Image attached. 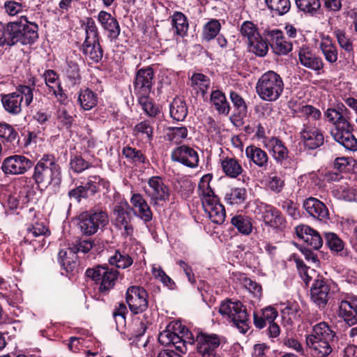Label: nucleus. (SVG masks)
Returning a JSON list of instances; mask_svg holds the SVG:
<instances>
[{"mask_svg": "<svg viewBox=\"0 0 357 357\" xmlns=\"http://www.w3.org/2000/svg\"><path fill=\"white\" fill-rule=\"evenodd\" d=\"M349 110L343 105L328 108L324 112L327 120L333 125L331 134L335 142L345 149L355 152L357 151V139L353 135V126L349 121Z\"/></svg>", "mask_w": 357, "mask_h": 357, "instance_id": "1", "label": "nucleus"}, {"mask_svg": "<svg viewBox=\"0 0 357 357\" xmlns=\"http://www.w3.org/2000/svg\"><path fill=\"white\" fill-rule=\"evenodd\" d=\"M305 344L310 352L324 354L338 350L343 346L340 337L326 321L312 327V333L305 336Z\"/></svg>", "mask_w": 357, "mask_h": 357, "instance_id": "2", "label": "nucleus"}, {"mask_svg": "<svg viewBox=\"0 0 357 357\" xmlns=\"http://www.w3.org/2000/svg\"><path fill=\"white\" fill-rule=\"evenodd\" d=\"M32 179L40 188L56 190L61 183V169L52 154H44L34 167Z\"/></svg>", "mask_w": 357, "mask_h": 357, "instance_id": "3", "label": "nucleus"}, {"mask_svg": "<svg viewBox=\"0 0 357 357\" xmlns=\"http://www.w3.org/2000/svg\"><path fill=\"white\" fill-rule=\"evenodd\" d=\"M158 341L162 345H172L178 351L185 354L188 350L187 345L193 344L195 339L188 328L176 321L171 322L165 331L160 333Z\"/></svg>", "mask_w": 357, "mask_h": 357, "instance_id": "4", "label": "nucleus"}, {"mask_svg": "<svg viewBox=\"0 0 357 357\" xmlns=\"http://www.w3.org/2000/svg\"><path fill=\"white\" fill-rule=\"evenodd\" d=\"M220 314L241 333L250 329V321L246 307L239 301L227 300L221 303Z\"/></svg>", "mask_w": 357, "mask_h": 357, "instance_id": "5", "label": "nucleus"}, {"mask_svg": "<svg viewBox=\"0 0 357 357\" xmlns=\"http://www.w3.org/2000/svg\"><path fill=\"white\" fill-rule=\"evenodd\" d=\"M38 26L36 23L30 22L26 17H22L20 20L8 23V42L10 46L18 43L22 45H31L38 38Z\"/></svg>", "mask_w": 357, "mask_h": 357, "instance_id": "6", "label": "nucleus"}, {"mask_svg": "<svg viewBox=\"0 0 357 357\" xmlns=\"http://www.w3.org/2000/svg\"><path fill=\"white\" fill-rule=\"evenodd\" d=\"M283 90L282 78L273 70L264 73L256 84V92L264 101H276L281 96Z\"/></svg>", "mask_w": 357, "mask_h": 357, "instance_id": "7", "label": "nucleus"}, {"mask_svg": "<svg viewBox=\"0 0 357 357\" xmlns=\"http://www.w3.org/2000/svg\"><path fill=\"white\" fill-rule=\"evenodd\" d=\"M143 191L155 208L163 206L169 199L170 189L159 176H151L143 186Z\"/></svg>", "mask_w": 357, "mask_h": 357, "instance_id": "8", "label": "nucleus"}, {"mask_svg": "<svg viewBox=\"0 0 357 357\" xmlns=\"http://www.w3.org/2000/svg\"><path fill=\"white\" fill-rule=\"evenodd\" d=\"M120 273L107 265H98L86 271V277L98 284L101 293H108L113 289L119 278Z\"/></svg>", "mask_w": 357, "mask_h": 357, "instance_id": "9", "label": "nucleus"}, {"mask_svg": "<svg viewBox=\"0 0 357 357\" xmlns=\"http://www.w3.org/2000/svg\"><path fill=\"white\" fill-rule=\"evenodd\" d=\"M34 88L26 85H20L16 91L8 94L1 95V102L6 112L12 114H17L22 110V101L26 106L33 100Z\"/></svg>", "mask_w": 357, "mask_h": 357, "instance_id": "10", "label": "nucleus"}, {"mask_svg": "<svg viewBox=\"0 0 357 357\" xmlns=\"http://www.w3.org/2000/svg\"><path fill=\"white\" fill-rule=\"evenodd\" d=\"M132 211V208L127 201H121L114 206L112 211L114 225L121 230V236L123 238L130 241L132 238L134 233Z\"/></svg>", "mask_w": 357, "mask_h": 357, "instance_id": "11", "label": "nucleus"}, {"mask_svg": "<svg viewBox=\"0 0 357 357\" xmlns=\"http://www.w3.org/2000/svg\"><path fill=\"white\" fill-rule=\"evenodd\" d=\"M339 318L351 326L357 324V296L351 294L342 293L337 299Z\"/></svg>", "mask_w": 357, "mask_h": 357, "instance_id": "12", "label": "nucleus"}, {"mask_svg": "<svg viewBox=\"0 0 357 357\" xmlns=\"http://www.w3.org/2000/svg\"><path fill=\"white\" fill-rule=\"evenodd\" d=\"M79 226L85 235H93L107 223V215L102 211H89L80 214Z\"/></svg>", "mask_w": 357, "mask_h": 357, "instance_id": "13", "label": "nucleus"}, {"mask_svg": "<svg viewBox=\"0 0 357 357\" xmlns=\"http://www.w3.org/2000/svg\"><path fill=\"white\" fill-rule=\"evenodd\" d=\"M196 349L201 357H220L217 350L220 344V337L214 333L199 332L196 337Z\"/></svg>", "mask_w": 357, "mask_h": 357, "instance_id": "14", "label": "nucleus"}, {"mask_svg": "<svg viewBox=\"0 0 357 357\" xmlns=\"http://www.w3.org/2000/svg\"><path fill=\"white\" fill-rule=\"evenodd\" d=\"M103 188L109 187V182L99 176H91L84 185H79L75 188L70 190L68 195L70 199H74L79 202L82 199H86L90 195H93L98 190V186Z\"/></svg>", "mask_w": 357, "mask_h": 357, "instance_id": "15", "label": "nucleus"}, {"mask_svg": "<svg viewBox=\"0 0 357 357\" xmlns=\"http://www.w3.org/2000/svg\"><path fill=\"white\" fill-rule=\"evenodd\" d=\"M33 165V161L24 155H13L3 160L1 169L6 175H20L28 172Z\"/></svg>", "mask_w": 357, "mask_h": 357, "instance_id": "16", "label": "nucleus"}, {"mask_svg": "<svg viewBox=\"0 0 357 357\" xmlns=\"http://www.w3.org/2000/svg\"><path fill=\"white\" fill-rule=\"evenodd\" d=\"M126 302L132 313H142L148 308V294L142 287L131 286L126 291Z\"/></svg>", "mask_w": 357, "mask_h": 357, "instance_id": "17", "label": "nucleus"}, {"mask_svg": "<svg viewBox=\"0 0 357 357\" xmlns=\"http://www.w3.org/2000/svg\"><path fill=\"white\" fill-rule=\"evenodd\" d=\"M264 33L275 54L286 55L291 51L292 44L287 40L281 30L278 29H266Z\"/></svg>", "mask_w": 357, "mask_h": 357, "instance_id": "18", "label": "nucleus"}, {"mask_svg": "<svg viewBox=\"0 0 357 357\" xmlns=\"http://www.w3.org/2000/svg\"><path fill=\"white\" fill-rule=\"evenodd\" d=\"M171 158L174 162H177L192 169L197 167L199 163L198 152L187 145L175 148L172 152Z\"/></svg>", "mask_w": 357, "mask_h": 357, "instance_id": "19", "label": "nucleus"}, {"mask_svg": "<svg viewBox=\"0 0 357 357\" xmlns=\"http://www.w3.org/2000/svg\"><path fill=\"white\" fill-rule=\"evenodd\" d=\"M154 72L146 67L137 70L134 82V91L137 96H149L153 84Z\"/></svg>", "mask_w": 357, "mask_h": 357, "instance_id": "20", "label": "nucleus"}, {"mask_svg": "<svg viewBox=\"0 0 357 357\" xmlns=\"http://www.w3.org/2000/svg\"><path fill=\"white\" fill-rule=\"evenodd\" d=\"M300 134L304 146L309 149H316L324 144L323 132L310 122L303 124Z\"/></svg>", "mask_w": 357, "mask_h": 357, "instance_id": "21", "label": "nucleus"}, {"mask_svg": "<svg viewBox=\"0 0 357 357\" xmlns=\"http://www.w3.org/2000/svg\"><path fill=\"white\" fill-rule=\"evenodd\" d=\"M43 77L48 89V93H52L58 102L65 104L68 96L61 86L57 73L54 70H46L43 74Z\"/></svg>", "mask_w": 357, "mask_h": 357, "instance_id": "22", "label": "nucleus"}, {"mask_svg": "<svg viewBox=\"0 0 357 357\" xmlns=\"http://www.w3.org/2000/svg\"><path fill=\"white\" fill-rule=\"evenodd\" d=\"M298 59L301 64L313 71L317 74H320L323 70L324 63L322 59L313 52L312 50L308 47L303 46L298 50Z\"/></svg>", "mask_w": 357, "mask_h": 357, "instance_id": "23", "label": "nucleus"}, {"mask_svg": "<svg viewBox=\"0 0 357 357\" xmlns=\"http://www.w3.org/2000/svg\"><path fill=\"white\" fill-rule=\"evenodd\" d=\"M245 154L250 164H253L262 171H267L271 165L268 153L255 145L248 146Z\"/></svg>", "mask_w": 357, "mask_h": 357, "instance_id": "24", "label": "nucleus"}, {"mask_svg": "<svg viewBox=\"0 0 357 357\" xmlns=\"http://www.w3.org/2000/svg\"><path fill=\"white\" fill-rule=\"evenodd\" d=\"M258 209L261 212V218L266 225L273 228H280L284 226V218L281 212L274 206L260 203L258 205Z\"/></svg>", "mask_w": 357, "mask_h": 357, "instance_id": "25", "label": "nucleus"}, {"mask_svg": "<svg viewBox=\"0 0 357 357\" xmlns=\"http://www.w3.org/2000/svg\"><path fill=\"white\" fill-rule=\"evenodd\" d=\"M130 204L135 215L144 223H148L152 220L153 212L142 194L139 192L132 193L130 197Z\"/></svg>", "mask_w": 357, "mask_h": 357, "instance_id": "26", "label": "nucleus"}, {"mask_svg": "<svg viewBox=\"0 0 357 357\" xmlns=\"http://www.w3.org/2000/svg\"><path fill=\"white\" fill-rule=\"evenodd\" d=\"M202 206L209 219L215 224L221 225L225 222L226 212L224 206L218 197H212L202 202Z\"/></svg>", "mask_w": 357, "mask_h": 357, "instance_id": "27", "label": "nucleus"}, {"mask_svg": "<svg viewBox=\"0 0 357 357\" xmlns=\"http://www.w3.org/2000/svg\"><path fill=\"white\" fill-rule=\"evenodd\" d=\"M98 21L103 30L107 32V36L111 42L115 41L119 36L121 28L117 20L105 10H101L98 15Z\"/></svg>", "mask_w": 357, "mask_h": 357, "instance_id": "28", "label": "nucleus"}, {"mask_svg": "<svg viewBox=\"0 0 357 357\" xmlns=\"http://www.w3.org/2000/svg\"><path fill=\"white\" fill-rule=\"evenodd\" d=\"M219 162L223 173L229 178H236L243 172V168L235 157L225 155V153L219 156Z\"/></svg>", "mask_w": 357, "mask_h": 357, "instance_id": "29", "label": "nucleus"}, {"mask_svg": "<svg viewBox=\"0 0 357 357\" xmlns=\"http://www.w3.org/2000/svg\"><path fill=\"white\" fill-rule=\"evenodd\" d=\"M305 212L311 217L323 221L328 218L329 213L326 205L314 197H308L303 202Z\"/></svg>", "mask_w": 357, "mask_h": 357, "instance_id": "30", "label": "nucleus"}, {"mask_svg": "<svg viewBox=\"0 0 357 357\" xmlns=\"http://www.w3.org/2000/svg\"><path fill=\"white\" fill-rule=\"evenodd\" d=\"M297 236L303 239L305 243L314 250L319 249L323 245V240L320 234L312 228L307 225H299L296 227Z\"/></svg>", "mask_w": 357, "mask_h": 357, "instance_id": "31", "label": "nucleus"}, {"mask_svg": "<svg viewBox=\"0 0 357 357\" xmlns=\"http://www.w3.org/2000/svg\"><path fill=\"white\" fill-rule=\"evenodd\" d=\"M331 288L323 280H316L313 282L310 294L312 301L319 307H324L329 298Z\"/></svg>", "mask_w": 357, "mask_h": 357, "instance_id": "32", "label": "nucleus"}, {"mask_svg": "<svg viewBox=\"0 0 357 357\" xmlns=\"http://www.w3.org/2000/svg\"><path fill=\"white\" fill-rule=\"evenodd\" d=\"M265 146L271 151L273 158L277 163L282 165L283 162L288 158L289 151L278 138L268 139Z\"/></svg>", "mask_w": 357, "mask_h": 357, "instance_id": "33", "label": "nucleus"}, {"mask_svg": "<svg viewBox=\"0 0 357 357\" xmlns=\"http://www.w3.org/2000/svg\"><path fill=\"white\" fill-rule=\"evenodd\" d=\"M77 256L73 249L63 248L61 249L58 254V260L61 266L66 272H73L77 267Z\"/></svg>", "mask_w": 357, "mask_h": 357, "instance_id": "34", "label": "nucleus"}, {"mask_svg": "<svg viewBox=\"0 0 357 357\" xmlns=\"http://www.w3.org/2000/svg\"><path fill=\"white\" fill-rule=\"evenodd\" d=\"M210 102L219 114L225 116L229 114L231 107L225 94L222 91L219 89L212 91L210 95Z\"/></svg>", "mask_w": 357, "mask_h": 357, "instance_id": "35", "label": "nucleus"}, {"mask_svg": "<svg viewBox=\"0 0 357 357\" xmlns=\"http://www.w3.org/2000/svg\"><path fill=\"white\" fill-rule=\"evenodd\" d=\"M82 52L85 59L90 63H98L103 56V50L100 42L83 43Z\"/></svg>", "mask_w": 357, "mask_h": 357, "instance_id": "36", "label": "nucleus"}, {"mask_svg": "<svg viewBox=\"0 0 357 357\" xmlns=\"http://www.w3.org/2000/svg\"><path fill=\"white\" fill-rule=\"evenodd\" d=\"M190 86L197 93L204 98L211 85V80L202 73H194L190 79Z\"/></svg>", "mask_w": 357, "mask_h": 357, "instance_id": "37", "label": "nucleus"}, {"mask_svg": "<svg viewBox=\"0 0 357 357\" xmlns=\"http://www.w3.org/2000/svg\"><path fill=\"white\" fill-rule=\"evenodd\" d=\"M77 101L82 109L88 111L97 105L98 96L96 93L86 88L79 91Z\"/></svg>", "mask_w": 357, "mask_h": 357, "instance_id": "38", "label": "nucleus"}, {"mask_svg": "<svg viewBox=\"0 0 357 357\" xmlns=\"http://www.w3.org/2000/svg\"><path fill=\"white\" fill-rule=\"evenodd\" d=\"M231 223L243 235L248 236L252 231V219L248 216L244 215H234L231 220Z\"/></svg>", "mask_w": 357, "mask_h": 357, "instance_id": "39", "label": "nucleus"}, {"mask_svg": "<svg viewBox=\"0 0 357 357\" xmlns=\"http://www.w3.org/2000/svg\"><path fill=\"white\" fill-rule=\"evenodd\" d=\"M319 47L326 61L333 64L337 61L338 51L337 47L328 37L321 40Z\"/></svg>", "mask_w": 357, "mask_h": 357, "instance_id": "40", "label": "nucleus"}, {"mask_svg": "<svg viewBox=\"0 0 357 357\" xmlns=\"http://www.w3.org/2000/svg\"><path fill=\"white\" fill-rule=\"evenodd\" d=\"M108 262L111 266H114L118 268L125 269L130 267L133 264V259L125 251L116 250L114 253L109 257Z\"/></svg>", "mask_w": 357, "mask_h": 357, "instance_id": "41", "label": "nucleus"}, {"mask_svg": "<svg viewBox=\"0 0 357 357\" xmlns=\"http://www.w3.org/2000/svg\"><path fill=\"white\" fill-rule=\"evenodd\" d=\"M295 3L298 10L305 15L314 17L320 13V0H295Z\"/></svg>", "mask_w": 357, "mask_h": 357, "instance_id": "42", "label": "nucleus"}, {"mask_svg": "<svg viewBox=\"0 0 357 357\" xmlns=\"http://www.w3.org/2000/svg\"><path fill=\"white\" fill-rule=\"evenodd\" d=\"M171 117L177 121H183L188 114L185 102L181 98L174 99L169 107Z\"/></svg>", "mask_w": 357, "mask_h": 357, "instance_id": "43", "label": "nucleus"}, {"mask_svg": "<svg viewBox=\"0 0 357 357\" xmlns=\"http://www.w3.org/2000/svg\"><path fill=\"white\" fill-rule=\"evenodd\" d=\"M153 121L143 120L135 126L133 133L136 137H142L146 142H151L153 137Z\"/></svg>", "mask_w": 357, "mask_h": 357, "instance_id": "44", "label": "nucleus"}, {"mask_svg": "<svg viewBox=\"0 0 357 357\" xmlns=\"http://www.w3.org/2000/svg\"><path fill=\"white\" fill-rule=\"evenodd\" d=\"M266 188L272 192L278 194L284 187V180L277 172L268 173L264 181Z\"/></svg>", "mask_w": 357, "mask_h": 357, "instance_id": "45", "label": "nucleus"}, {"mask_svg": "<svg viewBox=\"0 0 357 357\" xmlns=\"http://www.w3.org/2000/svg\"><path fill=\"white\" fill-rule=\"evenodd\" d=\"M212 180V175L206 174L204 175L198 184V195L201 197L202 203L205 200H208L212 197H217L213 189L210 186V183Z\"/></svg>", "mask_w": 357, "mask_h": 357, "instance_id": "46", "label": "nucleus"}, {"mask_svg": "<svg viewBox=\"0 0 357 357\" xmlns=\"http://www.w3.org/2000/svg\"><path fill=\"white\" fill-rule=\"evenodd\" d=\"M172 24L178 36L183 37L187 34L189 24L186 16L181 12H175L173 14Z\"/></svg>", "mask_w": 357, "mask_h": 357, "instance_id": "47", "label": "nucleus"}, {"mask_svg": "<svg viewBox=\"0 0 357 357\" xmlns=\"http://www.w3.org/2000/svg\"><path fill=\"white\" fill-rule=\"evenodd\" d=\"M247 198V191L244 188H235L225 194V199L230 205L243 204Z\"/></svg>", "mask_w": 357, "mask_h": 357, "instance_id": "48", "label": "nucleus"}, {"mask_svg": "<svg viewBox=\"0 0 357 357\" xmlns=\"http://www.w3.org/2000/svg\"><path fill=\"white\" fill-rule=\"evenodd\" d=\"M67 66L65 69V76L68 81L72 84H79L81 75L78 63L72 60L66 61Z\"/></svg>", "mask_w": 357, "mask_h": 357, "instance_id": "49", "label": "nucleus"}, {"mask_svg": "<svg viewBox=\"0 0 357 357\" xmlns=\"http://www.w3.org/2000/svg\"><path fill=\"white\" fill-rule=\"evenodd\" d=\"M138 102L144 113L149 117H155L160 113V109L149 96H137Z\"/></svg>", "mask_w": 357, "mask_h": 357, "instance_id": "50", "label": "nucleus"}, {"mask_svg": "<svg viewBox=\"0 0 357 357\" xmlns=\"http://www.w3.org/2000/svg\"><path fill=\"white\" fill-rule=\"evenodd\" d=\"M85 31V39L84 43H95L99 41V32L95 21L91 17H88L84 23Z\"/></svg>", "mask_w": 357, "mask_h": 357, "instance_id": "51", "label": "nucleus"}, {"mask_svg": "<svg viewBox=\"0 0 357 357\" xmlns=\"http://www.w3.org/2000/svg\"><path fill=\"white\" fill-rule=\"evenodd\" d=\"M50 232L44 222H36L27 228L24 241H32L33 238L38 236H50Z\"/></svg>", "mask_w": 357, "mask_h": 357, "instance_id": "52", "label": "nucleus"}, {"mask_svg": "<svg viewBox=\"0 0 357 357\" xmlns=\"http://www.w3.org/2000/svg\"><path fill=\"white\" fill-rule=\"evenodd\" d=\"M229 98L238 116L241 119L245 117L248 114V105L242 96L236 91H231Z\"/></svg>", "mask_w": 357, "mask_h": 357, "instance_id": "53", "label": "nucleus"}, {"mask_svg": "<svg viewBox=\"0 0 357 357\" xmlns=\"http://www.w3.org/2000/svg\"><path fill=\"white\" fill-rule=\"evenodd\" d=\"M188 131L184 126L169 127L167 129L166 139L175 144H179L188 136Z\"/></svg>", "mask_w": 357, "mask_h": 357, "instance_id": "54", "label": "nucleus"}, {"mask_svg": "<svg viewBox=\"0 0 357 357\" xmlns=\"http://www.w3.org/2000/svg\"><path fill=\"white\" fill-rule=\"evenodd\" d=\"M221 28L218 20H211L204 26L202 36L204 40L209 41L216 37Z\"/></svg>", "mask_w": 357, "mask_h": 357, "instance_id": "55", "label": "nucleus"}, {"mask_svg": "<svg viewBox=\"0 0 357 357\" xmlns=\"http://www.w3.org/2000/svg\"><path fill=\"white\" fill-rule=\"evenodd\" d=\"M242 285L256 298H260L262 295L261 284L244 275L240 278Z\"/></svg>", "mask_w": 357, "mask_h": 357, "instance_id": "56", "label": "nucleus"}, {"mask_svg": "<svg viewBox=\"0 0 357 357\" xmlns=\"http://www.w3.org/2000/svg\"><path fill=\"white\" fill-rule=\"evenodd\" d=\"M268 8L278 15L287 13L291 7L289 0H265Z\"/></svg>", "mask_w": 357, "mask_h": 357, "instance_id": "57", "label": "nucleus"}, {"mask_svg": "<svg viewBox=\"0 0 357 357\" xmlns=\"http://www.w3.org/2000/svg\"><path fill=\"white\" fill-rule=\"evenodd\" d=\"M240 33L243 38H246L248 43L259 38L257 26L250 21H245L241 26Z\"/></svg>", "mask_w": 357, "mask_h": 357, "instance_id": "58", "label": "nucleus"}, {"mask_svg": "<svg viewBox=\"0 0 357 357\" xmlns=\"http://www.w3.org/2000/svg\"><path fill=\"white\" fill-rule=\"evenodd\" d=\"M333 193L339 199L349 202L356 199L355 190L347 185H335L333 190Z\"/></svg>", "mask_w": 357, "mask_h": 357, "instance_id": "59", "label": "nucleus"}, {"mask_svg": "<svg viewBox=\"0 0 357 357\" xmlns=\"http://www.w3.org/2000/svg\"><path fill=\"white\" fill-rule=\"evenodd\" d=\"M334 34L337 40L340 47L348 53H354L353 41L349 36L341 29H337L334 31Z\"/></svg>", "mask_w": 357, "mask_h": 357, "instance_id": "60", "label": "nucleus"}, {"mask_svg": "<svg viewBox=\"0 0 357 357\" xmlns=\"http://www.w3.org/2000/svg\"><path fill=\"white\" fill-rule=\"evenodd\" d=\"M0 137L10 143L19 142L18 132L12 126L6 123H0Z\"/></svg>", "mask_w": 357, "mask_h": 357, "instance_id": "61", "label": "nucleus"}, {"mask_svg": "<svg viewBox=\"0 0 357 357\" xmlns=\"http://www.w3.org/2000/svg\"><path fill=\"white\" fill-rule=\"evenodd\" d=\"M299 114V116L304 117L308 120L317 121L321 119V112L315 107L310 105H305L298 107V109L296 110Z\"/></svg>", "mask_w": 357, "mask_h": 357, "instance_id": "62", "label": "nucleus"}, {"mask_svg": "<svg viewBox=\"0 0 357 357\" xmlns=\"http://www.w3.org/2000/svg\"><path fill=\"white\" fill-rule=\"evenodd\" d=\"M122 154L136 165L144 164L146 162V158L141 151L130 146L124 147L122 150Z\"/></svg>", "mask_w": 357, "mask_h": 357, "instance_id": "63", "label": "nucleus"}, {"mask_svg": "<svg viewBox=\"0 0 357 357\" xmlns=\"http://www.w3.org/2000/svg\"><path fill=\"white\" fill-rule=\"evenodd\" d=\"M250 52H253L258 56H264L268 50L267 43L263 40L261 36L256 38L255 40L248 43Z\"/></svg>", "mask_w": 357, "mask_h": 357, "instance_id": "64", "label": "nucleus"}]
</instances>
